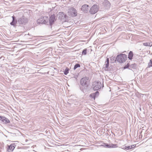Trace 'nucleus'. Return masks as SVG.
I'll list each match as a JSON object with an SVG mask.
<instances>
[{
    "label": "nucleus",
    "mask_w": 152,
    "mask_h": 152,
    "mask_svg": "<svg viewBox=\"0 0 152 152\" xmlns=\"http://www.w3.org/2000/svg\"><path fill=\"white\" fill-rule=\"evenodd\" d=\"M132 146H123L122 148L123 149H126V150H129L130 149H132Z\"/></svg>",
    "instance_id": "dca6fc26"
},
{
    "label": "nucleus",
    "mask_w": 152,
    "mask_h": 152,
    "mask_svg": "<svg viewBox=\"0 0 152 152\" xmlns=\"http://www.w3.org/2000/svg\"><path fill=\"white\" fill-rule=\"evenodd\" d=\"M102 145L106 148H110V144H109L107 143H104Z\"/></svg>",
    "instance_id": "a211bd4d"
},
{
    "label": "nucleus",
    "mask_w": 152,
    "mask_h": 152,
    "mask_svg": "<svg viewBox=\"0 0 152 152\" xmlns=\"http://www.w3.org/2000/svg\"><path fill=\"white\" fill-rule=\"evenodd\" d=\"M127 58V56L124 54H121L118 55L116 57V60L120 63L125 62Z\"/></svg>",
    "instance_id": "f03ea898"
},
{
    "label": "nucleus",
    "mask_w": 152,
    "mask_h": 152,
    "mask_svg": "<svg viewBox=\"0 0 152 152\" xmlns=\"http://www.w3.org/2000/svg\"><path fill=\"white\" fill-rule=\"evenodd\" d=\"M80 66V64H77L75 65L74 67V69H75L76 68H77L78 67H79Z\"/></svg>",
    "instance_id": "aec40b11"
},
{
    "label": "nucleus",
    "mask_w": 152,
    "mask_h": 152,
    "mask_svg": "<svg viewBox=\"0 0 152 152\" xmlns=\"http://www.w3.org/2000/svg\"><path fill=\"white\" fill-rule=\"evenodd\" d=\"M0 120L4 124L9 123L10 122L9 120L5 117L0 116Z\"/></svg>",
    "instance_id": "6e6552de"
},
{
    "label": "nucleus",
    "mask_w": 152,
    "mask_h": 152,
    "mask_svg": "<svg viewBox=\"0 0 152 152\" xmlns=\"http://www.w3.org/2000/svg\"><path fill=\"white\" fill-rule=\"evenodd\" d=\"M132 146V149L133 148H134V147L135 146V145H131V146Z\"/></svg>",
    "instance_id": "cd10ccee"
},
{
    "label": "nucleus",
    "mask_w": 152,
    "mask_h": 152,
    "mask_svg": "<svg viewBox=\"0 0 152 152\" xmlns=\"http://www.w3.org/2000/svg\"><path fill=\"white\" fill-rule=\"evenodd\" d=\"M57 16L60 19H63L66 17V15L63 12H59Z\"/></svg>",
    "instance_id": "9b49d317"
},
{
    "label": "nucleus",
    "mask_w": 152,
    "mask_h": 152,
    "mask_svg": "<svg viewBox=\"0 0 152 152\" xmlns=\"http://www.w3.org/2000/svg\"><path fill=\"white\" fill-rule=\"evenodd\" d=\"M69 69L68 68H66L64 71V74L65 75H67L69 73Z\"/></svg>",
    "instance_id": "6ab92c4d"
},
{
    "label": "nucleus",
    "mask_w": 152,
    "mask_h": 152,
    "mask_svg": "<svg viewBox=\"0 0 152 152\" xmlns=\"http://www.w3.org/2000/svg\"><path fill=\"white\" fill-rule=\"evenodd\" d=\"M90 96L92 98H94L95 99V94L94 93H92L90 94Z\"/></svg>",
    "instance_id": "b1692460"
},
{
    "label": "nucleus",
    "mask_w": 152,
    "mask_h": 152,
    "mask_svg": "<svg viewBox=\"0 0 152 152\" xmlns=\"http://www.w3.org/2000/svg\"><path fill=\"white\" fill-rule=\"evenodd\" d=\"M74 78L76 80H77V77L76 76V77H74Z\"/></svg>",
    "instance_id": "c85d7f7f"
},
{
    "label": "nucleus",
    "mask_w": 152,
    "mask_h": 152,
    "mask_svg": "<svg viewBox=\"0 0 152 152\" xmlns=\"http://www.w3.org/2000/svg\"><path fill=\"white\" fill-rule=\"evenodd\" d=\"M128 67H129V65H128V64H127V65H126V66H125L124 67V69H126V68H128Z\"/></svg>",
    "instance_id": "a878e982"
},
{
    "label": "nucleus",
    "mask_w": 152,
    "mask_h": 152,
    "mask_svg": "<svg viewBox=\"0 0 152 152\" xmlns=\"http://www.w3.org/2000/svg\"><path fill=\"white\" fill-rule=\"evenodd\" d=\"M152 42H146L144 43H143V45L145 46H152Z\"/></svg>",
    "instance_id": "2eb2a0df"
},
{
    "label": "nucleus",
    "mask_w": 152,
    "mask_h": 152,
    "mask_svg": "<svg viewBox=\"0 0 152 152\" xmlns=\"http://www.w3.org/2000/svg\"><path fill=\"white\" fill-rule=\"evenodd\" d=\"M38 23L41 24H46L48 22V19L47 17H41L37 21Z\"/></svg>",
    "instance_id": "20e7f679"
},
{
    "label": "nucleus",
    "mask_w": 152,
    "mask_h": 152,
    "mask_svg": "<svg viewBox=\"0 0 152 152\" xmlns=\"http://www.w3.org/2000/svg\"><path fill=\"white\" fill-rule=\"evenodd\" d=\"M15 144H11L8 146V148H7V150L9 152L12 151L15 148Z\"/></svg>",
    "instance_id": "f8f14e48"
},
{
    "label": "nucleus",
    "mask_w": 152,
    "mask_h": 152,
    "mask_svg": "<svg viewBox=\"0 0 152 152\" xmlns=\"http://www.w3.org/2000/svg\"><path fill=\"white\" fill-rule=\"evenodd\" d=\"M133 56V53L132 51H130L129 53L128 58L129 59L131 60Z\"/></svg>",
    "instance_id": "4468645a"
},
{
    "label": "nucleus",
    "mask_w": 152,
    "mask_h": 152,
    "mask_svg": "<svg viewBox=\"0 0 152 152\" xmlns=\"http://www.w3.org/2000/svg\"><path fill=\"white\" fill-rule=\"evenodd\" d=\"M69 14L72 16H75L77 15V12L76 10L73 7L70 8L68 12Z\"/></svg>",
    "instance_id": "39448f33"
},
{
    "label": "nucleus",
    "mask_w": 152,
    "mask_h": 152,
    "mask_svg": "<svg viewBox=\"0 0 152 152\" xmlns=\"http://www.w3.org/2000/svg\"><path fill=\"white\" fill-rule=\"evenodd\" d=\"M152 66V61L150 60V62L148 64V67H150Z\"/></svg>",
    "instance_id": "412c9836"
},
{
    "label": "nucleus",
    "mask_w": 152,
    "mask_h": 152,
    "mask_svg": "<svg viewBox=\"0 0 152 152\" xmlns=\"http://www.w3.org/2000/svg\"><path fill=\"white\" fill-rule=\"evenodd\" d=\"M94 94H95V97H97L99 96V93L98 91H97Z\"/></svg>",
    "instance_id": "393cba45"
},
{
    "label": "nucleus",
    "mask_w": 152,
    "mask_h": 152,
    "mask_svg": "<svg viewBox=\"0 0 152 152\" xmlns=\"http://www.w3.org/2000/svg\"><path fill=\"white\" fill-rule=\"evenodd\" d=\"M18 21L20 24H25L27 22V19L24 17H22L21 18H19Z\"/></svg>",
    "instance_id": "0eeeda50"
},
{
    "label": "nucleus",
    "mask_w": 152,
    "mask_h": 152,
    "mask_svg": "<svg viewBox=\"0 0 152 152\" xmlns=\"http://www.w3.org/2000/svg\"><path fill=\"white\" fill-rule=\"evenodd\" d=\"M92 86L94 90H97L101 88L102 84L99 81H95L93 83Z\"/></svg>",
    "instance_id": "7ed1b4c3"
},
{
    "label": "nucleus",
    "mask_w": 152,
    "mask_h": 152,
    "mask_svg": "<svg viewBox=\"0 0 152 152\" xmlns=\"http://www.w3.org/2000/svg\"><path fill=\"white\" fill-rule=\"evenodd\" d=\"M134 64H133V65L134 66Z\"/></svg>",
    "instance_id": "c756f323"
},
{
    "label": "nucleus",
    "mask_w": 152,
    "mask_h": 152,
    "mask_svg": "<svg viewBox=\"0 0 152 152\" xmlns=\"http://www.w3.org/2000/svg\"><path fill=\"white\" fill-rule=\"evenodd\" d=\"M105 64H104V68L105 70L106 69V68H107L109 66V63H105Z\"/></svg>",
    "instance_id": "4be33fe9"
},
{
    "label": "nucleus",
    "mask_w": 152,
    "mask_h": 152,
    "mask_svg": "<svg viewBox=\"0 0 152 152\" xmlns=\"http://www.w3.org/2000/svg\"><path fill=\"white\" fill-rule=\"evenodd\" d=\"M89 82V77H85L80 79V85L84 88H86L88 86Z\"/></svg>",
    "instance_id": "f257e3e1"
},
{
    "label": "nucleus",
    "mask_w": 152,
    "mask_h": 152,
    "mask_svg": "<svg viewBox=\"0 0 152 152\" xmlns=\"http://www.w3.org/2000/svg\"><path fill=\"white\" fill-rule=\"evenodd\" d=\"M12 22L10 23V24L12 25L15 26L16 25L17 21L16 20H15L14 16H12Z\"/></svg>",
    "instance_id": "ddd939ff"
},
{
    "label": "nucleus",
    "mask_w": 152,
    "mask_h": 152,
    "mask_svg": "<svg viewBox=\"0 0 152 152\" xmlns=\"http://www.w3.org/2000/svg\"><path fill=\"white\" fill-rule=\"evenodd\" d=\"M55 16L54 15H51L49 19V23L50 26H51L53 23L56 20Z\"/></svg>",
    "instance_id": "1a4fd4ad"
},
{
    "label": "nucleus",
    "mask_w": 152,
    "mask_h": 152,
    "mask_svg": "<svg viewBox=\"0 0 152 152\" xmlns=\"http://www.w3.org/2000/svg\"><path fill=\"white\" fill-rule=\"evenodd\" d=\"M110 148H115L118 147V145L116 144H110Z\"/></svg>",
    "instance_id": "f3484780"
},
{
    "label": "nucleus",
    "mask_w": 152,
    "mask_h": 152,
    "mask_svg": "<svg viewBox=\"0 0 152 152\" xmlns=\"http://www.w3.org/2000/svg\"><path fill=\"white\" fill-rule=\"evenodd\" d=\"M87 49H85L83 50L82 52V54L83 55H86L87 53Z\"/></svg>",
    "instance_id": "5701e85b"
},
{
    "label": "nucleus",
    "mask_w": 152,
    "mask_h": 152,
    "mask_svg": "<svg viewBox=\"0 0 152 152\" xmlns=\"http://www.w3.org/2000/svg\"><path fill=\"white\" fill-rule=\"evenodd\" d=\"M98 10V8L97 5H94L90 9V12L91 14H94L96 13Z\"/></svg>",
    "instance_id": "423d86ee"
},
{
    "label": "nucleus",
    "mask_w": 152,
    "mask_h": 152,
    "mask_svg": "<svg viewBox=\"0 0 152 152\" xmlns=\"http://www.w3.org/2000/svg\"><path fill=\"white\" fill-rule=\"evenodd\" d=\"M109 63V59L108 58L107 59L106 61L105 62V63Z\"/></svg>",
    "instance_id": "bb28decb"
},
{
    "label": "nucleus",
    "mask_w": 152,
    "mask_h": 152,
    "mask_svg": "<svg viewBox=\"0 0 152 152\" xmlns=\"http://www.w3.org/2000/svg\"><path fill=\"white\" fill-rule=\"evenodd\" d=\"M88 5L87 4L83 5L81 7V10L84 12H87L89 10Z\"/></svg>",
    "instance_id": "9d476101"
}]
</instances>
